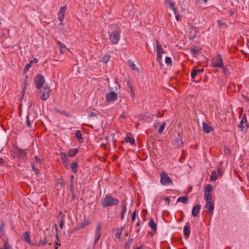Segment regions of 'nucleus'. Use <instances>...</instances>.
Listing matches in <instances>:
<instances>
[{
	"mask_svg": "<svg viewBox=\"0 0 249 249\" xmlns=\"http://www.w3.org/2000/svg\"><path fill=\"white\" fill-rule=\"evenodd\" d=\"M217 24L219 28H226L227 27V24L224 22H222L220 20H217Z\"/></svg>",
	"mask_w": 249,
	"mask_h": 249,
	"instance_id": "obj_35",
	"label": "nucleus"
},
{
	"mask_svg": "<svg viewBox=\"0 0 249 249\" xmlns=\"http://www.w3.org/2000/svg\"><path fill=\"white\" fill-rule=\"evenodd\" d=\"M35 160H36V161L37 162H40V158L37 156H35Z\"/></svg>",
	"mask_w": 249,
	"mask_h": 249,
	"instance_id": "obj_51",
	"label": "nucleus"
},
{
	"mask_svg": "<svg viewBox=\"0 0 249 249\" xmlns=\"http://www.w3.org/2000/svg\"><path fill=\"white\" fill-rule=\"evenodd\" d=\"M200 52V50L196 47L192 48L191 49V53L193 57H196Z\"/></svg>",
	"mask_w": 249,
	"mask_h": 249,
	"instance_id": "obj_20",
	"label": "nucleus"
},
{
	"mask_svg": "<svg viewBox=\"0 0 249 249\" xmlns=\"http://www.w3.org/2000/svg\"><path fill=\"white\" fill-rule=\"evenodd\" d=\"M157 43V53H165L162 50V47L161 45H160L158 40H156Z\"/></svg>",
	"mask_w": 249,
	"mask_h": 249,
	"instance_id": "obj_26",
	"label": "nucleus"
},
{
	"mask_svg": "<svg viewBox=\"0 0 249 249\" xmlns=\"http://www.w3.org/2000/svg\"><path fill=\"white\" fill-rule=\"evenodd\" d=\"M175 17H176V20L177 21H178L179 20V18H180V15H179V14L175 15Z\"/></svg>",
	"mask_w": 249,
	"mask_h": 249,
	"instance_id": "obj_53",
	"label": "nucleus"
},
{
	"mask_svg": "<svg viewBox=\"0 0 249 249\" xmlns=\"http://www.w3.org/2000/svg\"><path fill=\"white\" fill-rule=\"evenodd\" d=\"M5 234V224L3 221H1L0 224V236L2 237Z\"/></svg>",
	"mask_w": 249,
	"mask_h": 249,
	"instance_id": "obj_25",
	"label": "nucleus"
},
{
	"mask_svg": "<svg viewBox=\"0 0 249 249\" xmlns=\"http://www.w3.org/2000/svg\"><path fill=\"white\" fill-rule=\"evenodd\" d=\"M238 87L239 89H241V87H242L241 85H238Z\"/></svg>",
	"mask_w": 249,
	"mask_h": 249,
	"instance_id": "obj_64",
	"label": "nucleus"
},
{
	"mask_svg": "<svg viewBox=\"0 0 249 249\" xmlns=\"http://www.w3.org/2000/svg\"><path fill=\"white\" fill-rule=\"evenodd\" d=\"M126 203L125 201H123L122 203V213H121V218L122 219L124 218V215L126 211Z\"/></svg>",
	"mask_w": 249,
	"mask_h": 249,
	"instance_id": "obj_23",
	"label": "nucleus"
},
{
	"mask_svg": "<svg viewBox=\"0 0 249 249\" xmlns=\"http://www.w3.org/2000/svg\"><path fill=\"white\" fill-rule=\"evenodd\" d=\"M204 197L207 202H212L211 200H212L213 196L211 193H204Z\"/></svg>",
	"mask_w": 249,
	"mask_h": 249,
	"instance_id": "obj_28",
	"label": "nucleus"
},
{
	"mask_svg": "<svg viewBox=\"0 0 249 249\" xmlns=\"http://www.w3.org/2000/svg\"><path fill=\"white\" fill-rule=\"evenodd\" d=\"M0 249H14L13 247L7 241H5Z\"/></svg>",
	"mask_w": 249,
	"mask_h": 249,
	"instance_id": "obj_24",
	"label": "nucleus"
},
{
	"mask_svg": "<svg viewBox=\"0 0 249 249\" xmlns=\"http://www.w3.org/2000/svg\"><path fill=\"white\" fill-rule=\"evenodd\" d=\"M196 70L198 71V72L200 74L201 72H203L204 71V69H196Z\"/></svg>",
	"mask_w": 249,
	"mask_h": 249,
	"instance_id": "obj_54",
	"label": "nucleus"
},
{
	"mask_svg": "<svg viewBox=\"0 0 249 249\" xmlns=\"http://www.w3.org/2000/svg\"><path fill=\"white\" fill-rule=\"evenodd\" d=\"M24 240L29 244H31V241L30 240V233L28 231L25 232L23 235Z\"/></svg>",
	"mask_w": 249,
	"mask_h": 249,
	"instance_id": "obj_22",
	"label": "nucleus"
},
{
	"mask_svg": "<svg viewBox=\"0 0 249 249\" xmlns=\"http://www.w3.org/2000/svg\"><path fill=\"white\" fill-rule=\"evenodd\" d=\"M165 201L168 203V204L170 202V199L169 197H167L166 198H165Z\"/></svg>",
	"mask_w": 249,
	"mask_h": 249,
	"instance_id": "obj_57",
	"label": "nucleus"
},
{
	"mask_svg": "<svg viewBox=\"0 0 249 249\" xmlns=\"http://www.w3.org/2000/svg\"><path fill=\"white\" fill-rule=\"evenodd\" d=\"M71 168L72 172L76 174L78 169V162L77 161L73 162L71 164Z\"/></svg>",
	"mask_w": 249,
	"mask_h": 249,
	"instance_id": "obj_27",
	"label": "nucleus"
},
{
	"mask_svg": "<svg viewBox=\"0 0 249 249\" xmlns=\"http://www.w3.org/2000/svg\"><path fill=\"white\" fill-rule=\"evenodd\" d=\"M128 64H129V66H130V67L131 68V69L133 70H137V69H136V65L134 63V62L133 61H132L131 60H129L128 61Z\"/></svg>",
	"mask_w": 249,
	"mask_h": 249,
	"instance_id": "obj_37",
	"label": "nucleus"
},
{
	"mask_svg": "<svg viewBox=\"0 0 249 249\" xmlns=\"http://www.w3.org/2000/svg\"><path fill=\"white\" fill-rule=\"evenodd\" d=\"M50 89L48 86H45L43 89L40 91L41 93L40 98L42 100L45 101L48 99L50 95Z\"/></svg>",
	"mask_w": 249,
	"mask_h": 249,
	"instance_id": "obj_8",
	"label": "nucleus"
},
{
	"mask_svg": "<svg viewBox=\"0 0 249 249\" xmlns=\"http://www.w3.org/2000/svg\"><path fill=\"white\" fill-rule=\"evenodd\" d=\"M202 128L203 132L206 133H210L213 129L211 126L207 125L205 122L202 123Z\"/></svg>",
	"mask_w": 249,
	"mask_h": 249,
	"instance_id": "obj_17",
	"label": "nucleus"
},
{
	"mask_svg": "<svg viewBox=\"0 0 249 249\" xmlns=\"http://www.w3.org/2000/svg\"><path fill=\"white\" fill-rule=\"evenodd\" d=\"M172 10L174 12V13L175 15H177V14H179L178 11L177 10L176 7L173 9H172Z\"/></svg>",
	"mask_w": 249,
	"mask_h": 249,
	"instance_id": "obj_50",
	"label": "nucleus"
},
{
	"mask_svg": "<svg viewBox=\"0 0 249 249\" xmlns=\"http://www.w3.org/2000/svg\"><path fill=\"white\" fill-rule=\"evenodd\" d=\"M75 136L79 140L82 139L81 132L80 130H77Z\"/></svg>",
	"mask_w": 249,
	"mask_h": 249,
	"instance_id": "obj_40",
	"label": "nucleus"
},
{
	"mask_svg": "<svg viewBox=\"0 0 249 249\" xmlns=\"http://www.w3.org/2000/svg\"><path fill=\"white\" fill-rule=\"evenodd\" d=\"M49 244L50 245L51 244V243H49V241L45 237L44 239H40V241L38 243V246H45L46 244Z\"/></svg>",
	"mask_w": 249,
	"mask_h": 249,
	"instance_id": "obj_29",
	"label": "nucleus"
},
{
	"mask_svg": "<svg viewBox=\"0 0 249 249\" xmlns=\"http://www.w3.org/2000/svg\"><path fill=\"white\" fill-rule=\"evenodd\" d=\"M106 100L108 104L113 103L118 99V94L114 91H110L106 95Z\"/></svg>",
	"mask_w": 249,
	"mask_h": 249,
	"instance_id": "obj_7",
	"label": "nucleus"
},
{
	"mask_svg": "<svg viewBox=\"0 0 249 249\" xmlns=\"http://www.w3.org/2000/svg\"><path fill=\"white\" fill-rule=\"evenodd\" d=\"M206 208L209 210V212L211 214H213L214 204L212 202H208L206 203Z\"/></svg>",
	"mask_w": 249,
	"mask_h": 249,
	"instance_id": "obj_18",
	"label": "nucleus"
},
{
	"mask_svg": "<svg viewBox=\"0 0 249 249\" xmlns=\"http://www.w3.org/2000/svg\"><path fill=\"white\" fill-rule=\"evenodd\" d=\"M38 62V60L36 58H34L33 60H31L30 63H31L32 64L33 63H36Z\"/></svg>",
	"mask_w": 249,
	"mask_h": 249,
	"instance_id": "obj_52",
	"label": "nucleus"
},
{
	"mask_svg": "<svg viewBox=\"0 0 249 249\" xmlns=\"http://www.w3.org/2000/svg\"><path fill=\"white\" fill-rule=\"evenodd\" d=\"M32 64L31 63H29V64H27L26 65L25 67H24V71H27L31 67Z\"/></svg>",
	"mask_w": 249,
	"mask_h": 249,
	"instance_id": "obj_48",
	"label": "nucleus"
},
{
	"mask_svg": "<svg viewBox=\"0 0 249 249\" xmlns=\"http://www.w3.org/2000/svg\"><path fill=\"white\" fill-rule=\"evenodd\" d=\"M71 184L72 185V182H73V179H74V176L73 175H71Z\"/></svg>",
	"mask_w": 249,
	"mask_h": 249,
	"instance_id": "obj_56",
	"label": "nucleus"
},
{
	"mask_svg": "<svg viewBox=\"0 0 249 249\" xmlns=\"http://www.w3.org/2000/svg\"><path fill=\"white\" fill-rule=\"evenodd\" d=\"M160 182L164 185H168L173 183L171 178L166 173L164 172H162L160 174Z\"/></svg>",
	"mask_w": 249,
	"mask_h": 249,
	"instance_id": "obj_5",
	"label": "nucleus"
},
{
	"mask_svg": "<svg viewBox=\"0 0 249 249\" xmlns=\"http://www.w3.org/2000/svg\"><path fill=\"white\" fill-rule=\"evenodd\" d=\"M207 1H208V0H203V2L205 4V3H207Z\"/></svg>",
	"mask_w": 249,
	"mask_h": 249,
	"instance_id": "obj_63",
	"label": "nucleus"
},
{
	"mask_svg": "<svg viewBox=\"0 0 249 249\" xmlns=\"http://www.w3.org/2000/svg\"><path fill=\"white\" fill-rule=\"evenodd\" d=\"M57 43L58 44L61 51H62V50L63 49H67L66 46L64 44L62 43L61 42H60L59 41H57Z\"/></svg>",
	"mask_w": 249,
	"mask_h": 249,
	"instance_id": "obj_39",
	"label": "nucleus"
},
{
	"mask_svg": "<svg viewBox=\"0 0 249 249\" xmlns=\"http://www.w3.org/2000/svg\"><path fill=\"white\" fill-rule=\"evenodd\" d=\"M177 202H181L183 204H186L188 202V197L186 196L179 197L178 198Z\"/></svg>",
	"mask_w": 249,
	"mask_h": 249,
	"instance_id": "obj_34",
	"label": "nucleus"
},
{
	"mask_svg": "<svg viewBox=\"0 0 249 249\" xmlns=\"http://www.w3.org/2000/svg\"><path fill=\"white\" fill-rule=\"evenodd\" d=\"M165 126H166L165 122H163L159 129V133L160 134H161L163 132Z\"/></svg>",
	"mask_w": 249,
	"mask_h": 249,
	"instance_id": "obj_38",
	"label": "nucleus"
},
{
	"mask_svg": "<svg viewBox=\"0 0 249 249\" xmlns=\"http://www.w3.org/2000/svg\"><path fill=\"white\" fill-rule=\"evenodd\" d=\"M64 223H65V220H64V216H62L61 219V221H60V227L62 229L64 226Z\"/></svg>",
	"mask_w": 249,
	"mask_h": 249,
	"instance_id": "obj_45",
	"label": "nucleus"
},
{
	"mask_svg": "<svg viewBox=\"0 0 249 249\" xmlns=\"http://www.w3.org/2000/svg\"><path fill=\"white\" fill-rule=\"evenodd\" d=\"M196 1L199 3H202V1H203V0H196Z\"/></svg>",
	"mask_w": 249,
	"mask_h": 249,
	"instance_id": "obj_62",
	"label": "nucleus"
},
{
	"mask_svg": "<svg viewBox=\"0 0 249 249\" xmlns=\"http://www.w3.org/2000/svg\"><path fill=\"white\" fill-rule=\"evenodd\" d=\"M212 190V186L211 185H208L205 188V190L204 193H211V191Z\"/></svg>",
	"mask_w": 249,
	"mask_h": 249,
	"instance_id": "obj_41",
	"label": "nucleus"
},
{
	"mask_svg": "<svg viewBox=\"0 0 249 249\" xmlns=\"http://www.w3.org/2000/svg\"><path fill=\"white\" fill-rule=\"evenodd\" d=\"M110 28L112 30L108 32L109 39L113 44H117L120 39V29L119 26L116 24L111 25Z\"/></svg>",
	"mask_w": 249,
	"mask_h": 249,
	"instance_id": "obj_1",
	"label": "nucleus"
},
{
	"mask_svg": "<svg viewBox=\"0 0 249 249\" xmlns=\"http://www.w3.org/2000/svg\"><path fill=\"white\" fill-rule=\"evenodd\" d=\"M165 61L167 64H171L172 63L171 58L168 56L166 57Z\"/></svg>",
	"mask_w": 249,
	"mask_h": 249,
	"instance_id": "obj_43",
	"label": "nucleus"
},
{
	"mask_svg": "<svg viewBox=\"0 0 249 249\" xmlns=\"http://www.w3.org/2000/svg\"><path fill=\"white\" fill-rule=\"evenodd\" d=\"M159 123H156V124H154V127L155 128H157V127H158V125H159Z\"/></svg>",
	"mask_w": 249,
	"mask_h": 249,
	"instance_id": "obj_58",
	"label": "nucleus"
},
{
	"mask_svg": "<svg viewBox=\"0 0 249 249\" xmlns=\"http://www.w3.org/2000/svg\"><path fill=\"white\" fill-rule=\"evenodd\" d=\"M223 62L221 56L219 54L216 55L212 60V67L220 68L223 67Z\"/></svg>",
	"mask_w": 249,
	"mask_h": 249,
	"instance_id": "obj_4",
	"label": "nucleus"
},
{
	"mask_svg": "<svg viewBox=\"0 0 249 249\" xmlns=\"http://www.w3.org/2000/svg\"><path fill=\"white\" fill-rule=\"evenodd\" d=\"M221 68L222 69V70L223 71V72H224V74L225 77H228L230 73L229 70L226 67L224 66V65H223V67H221Z\"/></svg>",
	"mask_w": 249,
	"mask_h": 249,
	"instance_id": "obj_36",
	"label": "nucleus"
},
{
	"mask_svg": "<svg viewBox=\"0 0 249 249\" xmlns=\"http://www.w3.org/2000/svg\"><path fill=\"white\" fill-rule=\"evenodd\" d=\"M217 178V173L214 170L212 171L211 172V176H210V180L211 181H215Z\"/></svg>",
	"mask_w": 249,
	"mask_h": 249,
	"instance_id": "obj_33",
	"label": "nucleus"
},
{
	"mask_svg": "<svg viewBox=\"0 0 249 249\" xmlns=\"http://www.w3.org/2000/svg\"><path fill=\"white\" fill-rule=\"evenodd\" d=\"M124 141L126 142H129L132 144H134L135 143L134 139L128 135L125 137Z\"/></svg>",
	"mask_w": 249,
	"mask_h": 249,
	"instance_id": "obj_30",
	"label": "nucleus"
},
{
	"mask_svg": "<svg viewBox=\"0 0 249 249\" xmlns=\"http://www.w3.org/2000/svg\"><path fill=\"white\" fill-rule=\"evenodd\" d=\"M172 143L175 147H179L183 144L182 137L180 134H178L177 138L173 141Z\"/></svg>",
	"mask_w": 249,
	"mask_h": 249,
	"instance_id": "obj_12",
	"label": "nucleus"
},
{
	"mask_svg": "<svg viewBox=\"0 0 249 249\" xmlns=\"http://www.w3.org/2000/svg\"><path fill=\"white\" fill-rule=\"evenodd\" d=\"M15 157H17L19 160L25 161L26 160V152L25 150L18 147L15 148L14 150Z\"/></svg>",
	"mask_w": 249,
	"mask_h": 249,
	"instance_id": "obj_3",
	"label": "nucleus"
},
{
	"mask_svg": "<svg viewBox=\"0 0 249 249\" xmlns=\"http://www.w3.org/2000/svg\"><path fill=\"white\" fill-rule=\"evenodd\" d=\"M129 87L130 88V90H131V93H133L134 91H133V90L132 87L131 85H129Z\"/></svg>",
	"mask_w": 249,
	"mask_h": 249,
	"instance_id": "obj_59",
	"label": "nucleus"
},
{
	"mask_svg": "<svg viewBox=\"0 0 249 249\" xmlns=\"http://www.w3.org/2000/svg\"><path fill=\"white\" fill-rule=\"evenodd\" d=\"M239 126L241 128V130L243 131L245 128V126H247V120L246 116L245 114H244L242 116V119L240 121Z\"/></svg>",
	"mask_w": 249,
	"mask_h": 249,
	"instance_id": "obj_14",
	"label": "nucleus"
},
{
	"mask_svg": "<svg viewBox=\"0 0 249 249\" xmlns=\"http://www.w3.org/2000/svg\"><path fill=\"white\" fill-rule=\"evenodd\" d=\"M183 231L184 235L187 237H189L190 234V223H187L184 227Z\"/></svg>",
	"mask_w": 249,
	"mask_h": 249,
	"instance_id": "obj_16",
	"label": "nucleus"
},
{
	"mask_svg": "<svg viewBox=\"0 0 249 249\" xmlns=\"http://www.w3.org/2000/svg\"><path fill=\"white\" fill-rule=\"evenodd\" d=\"M3 162H4L2 158H0V163H3Z\"/></svg>",
	"mask_w": 249,
	"mask_h": 249,
	"instance_id": "obj_61",
	"label": "nucleus"
},
{
	"mask_svg": "<svg viewBox=\"0 0 249 249\" xmlns=\"http://www.w3.org/2000/svg\"><path fill=\"white\" fill-rule=\"evenodd\" d=\"M102 227V224L101 223H98L96 227V229L95 230L94 241V243L95 245H96L98 243V241L101 236Z\"/></svg>",
	"mask_w": 249,
	"mask_h": 249,
	"instance_id": "obj_6",
	"label": "nucleus"
},
{
	"mask_svg": "<svg viewBox=\"0 0 249 249\" xmlns=\"http://www.w3.org/2000/svg\"><path fill=\"white\" fill-rule=\"evenodd\" d=\"M119 203L118 199L107 195L102 199L101 205L103 207H108L117 205Z\"/></svg>",
	"mask_w": 249,
	"mask_h": 249,
	"instance_id": "obj_2",
	"label": "nucleus"
},
{
	"mask_svg": "<svg viewBox=\"0 0 249 249\" xmlns=\"http://www.w3.org/2000/svg\"><path fill=\"white\" fill-rule=\"evenodd\" d=\"M149 225L151 227V228L155 231L157 230V226L154 220L151 218L149 220Z\"/></svg>",
	"mask_w": 249,
	"mask_h": 249,
	"instance_id": "obj_31",
	"label": "nucleus"
},
{
	"mask_svg": "<svg viewBox=\"0 0 249 249\" xmlns=\"http://www.w3.org/2000/svg\"><path fill=\"white\" fill-rule=\"evenodd\" d=\"M164 3L169 6L171 9H173L176 8V3L175 2L171 0H164Z\"/></svg>",
	"mask_w": 249,
	"mask_h": 249,
	"instance_id": "obj_21",
	"label": "nucleus"
},
{
	"mask_svg": "<svg viewBox=\"0 0 249 249\" xmlns=\"http://www.w3.org/2000/svg\"><path fill=\"white\" fill-rule=\"evenodd\" d=\"M26 124L28 127H31V123L29 120V116H26Z\"/></svg>",
	"mask_w": 249,
	"mask_h": 249,
	"instance_id": "obj_47",
	"label": "nucleus"
},
{
	"mask_svg": "<svg viewBox=\"0 0 249 249\" xmlns=\"http://www.w3.org/2000/svg\"><path fill=\"white\" fill-rule=\"evenodd\" d=\"M162 53H157V60L160 63H161L162 60Z\"/></svg>",
	"mask_w": 249,
	"mask_h": 249,
	"instance_id": "obj_46",
	"label": "nucleus"
},
{
	"mask_svg": "<svg viewBox=\"0 0 249 249\" xmlns=\"http://www.w3.org/2000/svg\"><path fill=\"white\" fill-rule=\"evenodd\" d=\"M191 76L193 79H194L195 82H198L201 77V75L198 72V71L196 69H192L191 73Z\"/></svg>",
	"mask_w": 249,
	"mask_h": 249,
	"instance_id": "obj_10",
	"label": "nucleus"
},
{
	"mask_svg": "<svg viewBox=\"0 0 249 249\" xmlns=\"http://www.w3.org/2000/svg\"><path fill=\"white\" fill-rule=\"evenodd\" d=\"M136 212H134L132 213V220L134 221L136 217Z\"/></svg>",
	"mask_w": 249,
	"mask_h": 249,
	"instance_id": "obj_55",
	"label": "nucleus"
},
{
	"mask_svg": "<svg viewBox=\"0 0 249 249\" xmlns=\"http://www.w3.org/2000/svg\"><path fill=\"white\" fill-rule=\"evenodd\" d=\"M217 174L219 176H222V175L223 173H222L221 169H220V168H218L217 169Z\"/></svg>",
	"mask_w": 249,
	"mask_h": 249,
	"instance_id": "obj_49",
	"label": "nucleus"
},
{
	"mask_svg": "<svg viewBox=\"0 0 249 249\" xmlns=\"http://www.w3.org/2000/svg\"><path fill=\"white\" fill-rule=\"evenodd\" d=\"M124 227H121L120 229H117L116 232L114 233V238L116 239H119L122 234Z\"/></svg>",
	"mask_w": 249,
	"mask_h": 249,
	"instance_id": "obj_19",
	"label": "nucleus"
},
{
	"mask_svg": "<svg viewBox=\"0 0 249 249\" xmlns=\"http://www.w3.org/2000/svg\"><path fill=\"white\" fill-rule=\"evenodd\" d=\"M120 117L122 118H126V116H125V114L124 113L122 114Z\"/></svg>",
	"mask_w": 249,
	"mask_h": 249,
	"instance_id": "obj_60",
	"label": "nucleus"
},
{
	"mask_svg": "<svg viewBox=\"0 0 249 249\" xmlns=\"http://www.w3.org/2000/svg\"><path fill=\"white\" fill-rule=\"evenodd\" d=\"M59 155L64 166L66 168H68L69 166V159L67 154L64 152H60Z\"/></svg>",
	"mask_w": 249,
	"mask_h": 249,
	"instance_id": "obj_11",
	"label": "nucleus"
},
{
	"mask_svg": "<svg viewBox=\"0 0 249 249\" xmlns=\"http://www.w3.org/2000/svg\"><path fill=\"white\" fill-rule=\"evenodd\" d=\"M66 10V6L61 7L58 13V18L60 22H62L65 16V14Z\"/></svg>",
	"mask_w": 249,
	"mask_h": 249,
	"instance_id": "obj_13",
	"label": "nucleus"
},
{
	"mask_svg": "<svg viewBox=\"0 0 249 249\" xmlns=\"http://www.w3.org/2000/svg\"><path fill=\"white\" fill-rule=\"evenodd\" d=\"M45 83V78L44 76L37 75L36 77L35 84L37 89H40Z\"/></svg>",
	"mask_w": 249,
	"mask_h": 249,
	"instance_id": "obj_9",
	"label": "nucleus"
},
{
	"mask_svg": "<svg viewBox=\"0 0 249 249\" xmlns=\"http://www.w3.org/2000/svg\"><path fill=\"white\" fill-rule=\"evenodd\" d=\"M201 209V205L200 204H197L194 206L193 208L192 213V215L194 217H196L197 216Z\"/></svg>",
	"mask_w": 249,
	"mask_h": 249,
	"instance_id": "obj_15",
	"label": "nucleus"
},
{
	"mask_svg": "<svg viewBox=\"0 0 249 249\" xmlns=\"http://www.w3.org/2000/svg\"><path fill=\"white\" fill-rule=\"evenodd\" d=\"M110 57L107 55H105L103 59V61L105 63H107L109 61Z\"/></svg>",
	"mask_w": 249,
	"mask_h": 249,
	"instance_id": "obj_42",
	"label": "nucleus"
},
{
	"mask_svg": "<svg viewBox=\"0 0 249 249\" xmlns=\"http://www.w3.org/2000/svg\"><path fill=\"white\" fill-rule=\"evenodd\" d=\"M32 168L36 174H39V170L36 167H35V164H33L32 165Z\"/></svg>",
	"mask_w": 249,
	"mask_h": 249,
	"instance_id": "obj_44",
	"label": "nucleus"
},
{
	"mask_svg": "<svg viewBox=\"0 0 249 249\" xmlns=\"http://www.w3.org/2000/svg\"><path fill=\"white\" fill-rule=\"evenodd\" d=\"M78 152V149L77 148L71 149L69 152V154L70 157H73L76 155Z\"/></svg>",
	"mask_w": 249,
	"mask_h": 249,
	"instance_id": "obj_32",
	"label": "nucleus"
}]
</instances>
